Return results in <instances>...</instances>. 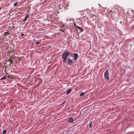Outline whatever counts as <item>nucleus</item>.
<instances>
[{"label":"nucleus","mask_w":134,"mask_h":134,"mask_svg":"<svg viewBox=\"0 0 134 134\" xmlns=\"http://www.w3.org/2000/svg\"><path fill=\"white\" fill-rule=\"evenodd\" d=\"M92 125V122H91L90 123V124L89 125V127L90 128H91L92 126H91V125Z\"/></svg>","instance_id":"nucleus-14"},{"label":"nucleus","mask_w":134,"mask_h":134,"mask_svg":"<svg viewBox=\"0 0 134 134\" xmlns=\"http://www.w3.org/2000/svg\"><path fill=\"white\" fill-rule=\"evenodd\" d=\"M77 28L79 29L81 32H83V28L79 26H77Z\"/></svg>","instance_id":"nucleus-6"},{"label":"nucleus","mask_w":134,"mask_h":134,"mask_svg":"<svg viewBox=\"0 0 134 134\" xmlns=\"http://www.w3.org/2000/svg\"><path fill=\"white\" fill-rule=\"evenodd\" d=\"M40 43V42H37L35 43V44L37 45V44H39Z\"/></svg>","instance_id":"nucleus-15"},{"label":"nucleus","mask_w":134,"mask_h":134,"mask_svg":"<svg viewBox=\"0 0 134 134\" xmlns=\"http://www.w3.org/2000/svg\"><path fill=\"white\" fill-rule=\"evenodd\" d=\"M74 26H75L76 27H77V26H77V25H76V24H75V23H74Z\"/></svg>","instance_id":"nucleus-16"},{"label":"nucleus","mask_w":134,"mask_h":134,"mask_svg":"<svg viewBox=\"0 0 134 134\" xmlns=\"http://www.w3.org/2000/svg\"><path fill=\"white\" fill-rule=\"evenodd\" d=\"M34 46H37V45L35 44V45Z\"/></svg>","instance_id":"nucleus-18"},{"label":"nucleus","mask_w":134,"mask_h":134,"mask_svg":"<svg viewBox=\"0 0 134 134\" xmlns=\"http://www.w3.org/2000/svg\"><path fill=\"white\" fill-rule=\"evenodd\" d=\"M7 132V130H4L3 131V134H6Z\"/></svg>","instance_id":"nucleus-12"},{"label":"nucleus","mask_w":134,"mask_h":134,"mask_svg":"<svg viewBox=\"0 0 134 134\" xmlns=\"http://www.w3.org/2000/svg\"><path fill=\"white\" fill-rule=\"evenodd\" d=\"M7 78V77H5V76H4L3 77H1L0 79V80H5Z\"/></svg>","instance_id":"nucleus-9"},{"label":"nucleus","mask_w":134,"mask_h":134,"mask_svg":"<svg viewBox=\"0 0 134 134\" xmlns=\"http://www.w3.org/2000/svg\"><path fill=\"white\" fill-rule=\"evenodd\" d=\"M18 3V2H16L14 3V6H16L17 5V4Z\"/></svg>","instance_id":"nucleus-13"},{"label":"nucleus","mask_w":134,"mask_h":134,"mask_svg":"<svg viewBox=\"0 0 134 134\" xmlns=\"http://www.w3.org/2000/svg\"><path fill=\"white\" fill-rule=\"evenodd\" d=\"M1 9V8H0V10Z\"/></svg>","instance_id":"nucleus-20"},{"label":"nucleus","mask_w":134,"mask_h":134,"mask_svg":"<svg viewBox=\"0 0 134 134\" xmlns=\"http://www.w3.org/2000/svg\"><path fill=\"white\" fill-rule=\"evenodd\" d=\"M29 15L28 14H27L26 16H25L24 19L23 20V21H26L27 18H28V17L29 16Z\"/></svg>","instance_id":"nucleus-7"},{"label":"nucleus","mask_w":134,"mask_h":134,"mask_svg":"<svg viewBox=\"0 0 134 134\" xmlns=\"http://www.w3.org/2000/svg\"><path fill=\"white\" fill-rule=\"evenodd\" d=\"M70 54V53L67 51L64 52L62 54V58L63 59V62L64 63L66 62L67 58Z\"/></svg>","instance_id":"nucleus-1"},{"label":"nucleus","mask_w":134,"mask_h":134,"mask_svg":"<svg viewBox=\"0 0 134 134\" xmlns=\"http://www.w3.org/2000/svg\"><path fill=\"white\" fill-rule=\"evenodd\" d=\"M70 55L72 57H74V60H76L77 59L78 55L77 54L75 53H71Z\"/></svg>","instance_id":"nucleus-2"},{"label":"nucleus","mask_w":134,"mask_h":134,"mask_svg":"<svg viewBox=\"0 0 134 134\" xmlns=\"http://www.w3.org/2000/svg\"><path fill=\"white\" fill-rule=\"evenodd\" d=\"M112 12V11L111 10L110 11V12Z\"/></svg>","instance_id":"nucleus-19"},{"label":"nucleus","mask_w":134,"mask_h":134,"mask_svg":"<svg viewBox=\"0 0 134 134\" xmlns=\"http://www.w3.org/2000/svg\"><path fill=\"white\" fill-rule=\"evenodd\" d=\"M71 90H72V89H68L67 91V92L66 93V94L68 95L71 92Z\"/></svg>","instance_id":"nucleus-8"},{"label":"nucleus","mask_w":134,"mask_h":134,"mask_svg":"<svg viewBox=\"0 0 134 134\" xmlns=\"http://www.w3.org/2000/svg\"><path fill=\"white\" fill-rule=\"evenodd\" d=\"M24 35V34H21V36H23Z\"/></svg>","instance_id":"nucleus-17"},{"label":"nucleus","mask_w":134,"mask_h":134,"mask_svg":"<svg viewBox=\"0 0 134 134\" xmlns=\"http://www.w3.org/2000/svg\"><path fill=\"white\" fill-rule=\"evenodd\" d=\"M104 77L107 80L108 79H109V75H108V70H107L104 73Z\"/></svg>","instance_id":"nucleus-4"},{"label":"nucleus","mask_w":134,"mask_h":134,"mask_svg":"<svg viewBox=\"0 0 134 134\" xmlns=\"http://www.w3.org/2000/svg\"><path fill=\"white\" fill-rule=\"evenodd\" d=\"M67 63L68 65L70 66H71L72 64L73 63V62L70 58H68L67 61Z\"/></svg>","instance_id":"nucleus-3"},{"label":"nucleus","mask_w":134,"mask_h":134,"mask_svg":"<svg viewBox=\"0 0 134 134\" xmlns=\"http://www.w3.org/2000/svg\"><path fill=\"white\" fill-rule=\"evenodd\" d=\"M84 94H85V93L83 92H82L81 93H80V96H83L84 95Z\"/></svg>","instance_id":"nucleus-10"},{"label":"nucleus","mask_w":134,"mask_h":134,"mask_svg":"<svg viewBox=\"0 0 134 134\" xmlns=\"http://www.w3.org/2000/svg\"><path fill=\"white\" fill-rule=\"evenodd\" d=\"M10 61V64L9 65H10L11 64V63L13 62V61H12L11 60L9 59L8 60V61Z\"/></svg>","instance_id":"nucleus-11"},{"label":"nucleus","mask_w":134,"mask_h":134,"mask_svg":"<svg viewBox=\"0 0 134 134\" xmlns=\"http://www.w3.org/2000/svg\"><path fill=\"white\" fill-rule=\"evenodd\" d=\"M74 121V119L73 118H70L68 120V122L69 123H72Z\"/></svg>","instance_id":"nucleus-5"}]
</instances>
